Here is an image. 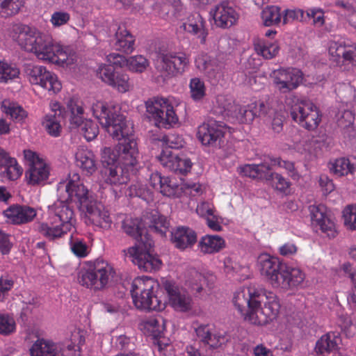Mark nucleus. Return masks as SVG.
<instances>
[{"mask_svg":"<svg viewBox=\"0 0 356 356\" xmlns=\"http://www.w3.org/2000/svg\"><path fill=\"white\" fill-rule=\"evenodd\" d=\"M89 104L92 115L102 128L113 138L122 140L113 149L104 148L103 162L107 165H122L125 169L134 170L138 163L139 151L132 125L120 113L118 106L98 99H92Z\"/></svg>","mask_w":356,"mask_h":356,"instance_id":"obj_1","label":"nucleus"},{"mask_svg":"<svg viewBox=\"0 0 356 356\" xmlns=\"http://www.w3.org/2000/svg\"><path fill=\"white\" fill-rule=\"evenodd\" d=\"M6 36L40 60L62 67L76 62L77 56L72 49L56 42L51 34L35 26L13 24L6 29Z\"/></svg>","mask_w":356,"mask_h":356,"instance_id":"obj_2","label":"nucleus"},{"mask_svg":"<svg viewBox=\"0 0 356 356\" xmlns=\"http://www.w3.org/2000/svg\"><path fill=\"white\" fill-rule=\"evenodd\" d=\"M233 302L244 320L255 325H265L276 319L281 307L277 295L254 285L237 290Z\"/></svg>","mask_w":356,"mask_h":356,"instance_id":"obj_3","label":"nucleus"},{"mask_svg":"<svg viewBox=\"0 0 356 356\" xmlns=\"http://www.w3.org/2000/svg\"><path fill=\"white\" fill-rule=\"evenodd\" d=\"M257 268L274 288L285 290L299 287L304 282L305 273L298 268L289 266L278 258L261 254L257 258Z\"/></svg>","mask_w":356,"mask_h":356,"instance_id":"obj_4","label":"nucleus"},{"mask_svg":"<svg viewBox=\"0 0 356 356\" xmlns=\"http://www.w3.org/2000/svg\"><path fill=\"white\" fill-rule=\"evenodd\" d=\"M48 221L40 224L38 232L50 240L62 237L75 227L76 218L74 207L69 202L58 197L48 207Z\"/></svg>","mask_w":356,"mask_h":356,"instance_id":"obj_5","label":"nucleus"},{"mask_svg":"<svg viewBox=\"0 0 356 356\" xmlns=\"http://www.w3.org/2000/svg\"><path fill=\"white\" fill-rule=\"evenodd\" d=\"M159 283L150 277L136 278L131 289L134 305L143 310H163L166 307V301L159 296Z\"/></svg>","mask_w":356,"mask_h":356,"instance_id":"obj_6","label":"nucleus"},{"mask_svg":"<svg viewBox=\"0 0 356 356\" xmlns=\"http://www.w3.org/2000/svg\"><path fill=\"white\" fill-rule=\"evenodd\" d=\"M57 195L59 198L76 203L81 211L94 199L78 173L69 174L67 178L58 184Z\"/></svg>","mask_w":356,"mask_h":356,"instance_id":"obj_7","label":"nucleus"},{"mask_svg":"<svg viewBox=\"0 0 356 356\" xmlns=\"http://www.w3.org/2000/svg\"><path fill=\"white\" fill-rule=\"evenodd\" d=\"M189 63V57L184 53L160 49L156 53L154 67L163 79H166L184 73Z\"/></svg>","mask_w":356,"mask_h":356,"instance_id":"obj_8","label":"nucleus"},{"mask_svg":"<svg viewBox=\"0 0 356 356\" xmlns=\"http://www.w3.org/2000/svg\"><path fill=\"white\" fill-rule=\"evenodd\" d=\"M178 102L172 97H156L146 102V109L155 125L159 128H170L179 122L175 107Z\"/></svg>","mask_w":356,"mask_h":356,"instance_id":"obj_9","label":"nucleus"},{"mask_svg":"<svg viewBox=\"0 0 356 356\" xmlns=\"http://www.w3.org/2000/svg\"><path fill=\"white\" fill-rule=\"evenodd\" d=\"M154 245L153 241L147 238L145 243H138L132 247L124 250V255L138 268L147 273H154L159 270L162 266V261L152 251Z\"/></svg>","mask_w":356,"mask_h":356,"instance_id":"obj_10","label":"nucleus"},{"mask_svg":"<svg viewBox=\"0 0 356 356\" xmlns=\"http://www.w3.org/2000/svg\"><path fill=\"white\" fill-rule=\"evenodd\" d=\"M26 166L25 180L32 186H44L49 180L51 172L49 164L38 153L31 149L23 152Z\"/></svg>","mask_w":356,"mask_h":356,"instance_id":"obj_11","label":"nucleus"},{"mask_svg":"<svg viewBox=\"0 0 356 356\" xmlns=\"http://www.w3.org/2000/svg\"><path fill=\"white\" fill-rule=\"evenodd\" d=\"M330 59L344 70L356 66V44L341 38H334L327 44Z\"/></svg>","mask_w":356,"mask_h":356,"instance_id":"obj_12","label":"nucleus"},{"mask_svg":"<svg viewBox=\"0 0 356 356\" xmlns=\"http://www.w3.org/2000/svg\"><path fill=\"white\" fill-rule=\"evenodd\" d=\"M270 77L274 88L281 93L296 89L302 82V71L295 67L280 68L273 71Z\"/></svg>","mask_w":356,"mask_h":356,"instance_id":"obj_13","label":"nucleus"},{"mask_svg":"<svg viewBox=\"0 0 356 356\" xmlns=\"http://www.w3.org/2000/svg\"><path fill=\"white\" fill-rule=\"evenodd\" d=\"M26 73L31 84L39 86L52 94H56L62 89V83L58 76L44 66H29Z\"/></svg>","mask_w":356,"mask_h":356,"instance_id":"obj_14","label":"nucleus"},{"mask_svg":"<svg viewBox=\"0 0 356 356\" xmlns=\"http://www.w3.org/2000/svg\"><path fill=\"white\" fill-rule=\"evenodd\" d=\"M227 130L223 123L209 119L198 127L197 137L204 145L220 147Z\"/></svg>","mask_w":356,"mask_h":356,"instance_id":"obj_15","label":"nucleus"},{"mask_svg":"<svg viewBox=\"0 0 356 356\" xmlns=\"http://www.w3.org/2000/svg\"><path fill=\"white\" fill-rule=\"evenodd\" d=\"M97 74L103 82L119 92L125 93L133 87L128 74L114 71L111 65H100Z\"/></svg>","mask_w":356,"mask_h":356,"instance_id":"obj_16","label":"nucleus"},{"mask_svg":"<svg viewBox=\"0 0 356 356\" xmlns=\"http://www.w3.org/2000/svg\"><path fill=\"white\" fill-rule=\"evenodd\" d=\"M30 356H81L79 350L72 352L70 346L63 350L60 344L52 340L38 338L29 348Z\"/></svg>","mask_w":356,"mask_h":356,"instance_id":"obj_17","label":"nucleus"},{"mask_svg":"<svg viewBox=\"0 0 356 356\" xmlns=\"http://www.w3.org/2000/svg\"><path fill=\"white\" fill-rule=\"evenodd\" d=\"M312 223L330 238L337 235L336 225L327 208L323 204H313L309 207Z\"/></svg>","mask_w":356,"mask_h":356,"instance_id":"obj_18","label":"nucleus"},{"mask_svg":"<svg viewBox=\"0 0 356 356\" xmlns=\"http://www.w3.org/2000/svg\"><path fill=\"white\" fill-rule=\"evenodd\" d=\"M215 24L220 28L228 29L238 21L240 13L233 3L223 1L217 4L211 11Z\"/></svg>","mask_w":356,"mask_h":356,"instance_id":"obj_19","label":"nucleus"},{"mask_svg":"<svg viewBox=\"0 0 356 356\" xmlns=\"http://www.w3.org/2000/svg\"><path fill=\"white\" fill-rule=\"evenodd\" d=\"M163 287L168 296V303L175 311L185 312L192 309V298L184 288L170 281H165Z\"/></svg>","mask_w":356,"mask_h":356,"instance_id":"obj_20","label":"nucleus"},{"mask_svg":"<svg viewBox=\"0 0 356 356\" xmlns=\"http://www.w3.org/2000/svg\"><path fill=\"white\" fill-rule=\"evenodd\" d=\"M50 113L46 114L42 121V125L51 136L58 137L62 130L61 121L67 117L65 108L57 101L49 103Z\"/></svg>","mask_w":356,"mask_h":356,"instance_id":"obj_21","label":"nucleus"},{"mask_svg":"<svg viewBox=\"0 0 356 356\" xmlns=\"http://www.w3.org/2000/svg\"><path fill=\"white\" fill-rule=\"evenodd\" d=\"M82 211L85 212V220L88 225H92L102 229H108L112 220L108 211L104 205L93 199Z\"/></svg>","mask_w":356,"mask_h":356,"instance_id":"obj_22","label":"nucleus"},{"mask_svg":"<svg viewBox=\"0 0 356 356\" xmlns=\"http://www.w3.org/2000/svg\"><path fill=\"white\" fill-rule=\"evenodd\" d=\"M158 159L164 168L182 175L189 172L193 166L191 159L186 155L176 154L169 149H163Z\"/></svg>","mask_w":356,"mask_h":356,"instance_id":"obj_23","label":"nucleus"},{"mask_svg":"<svg viewBox=\"0 0 356 356\" xmlns=\"http://www.w3.org/2000/svg\"><path fill=\"white\" fill-rule=\"evenodd\" d=\"M344 349L341 336L335 332H328L321 336L316 341V353L326 356H343L341 350Z\"/></svg>","mask_w":356,"mask_h":356,"instance_id":"obj_24","label":"nucleus"},{"mask_svg":"<svg viewBox=\"0 0 356 356\" xmlns=\"http://www.w3.org/2000/svg\"><path fill=\"white\" fill-rule=\"evenodd\" d=\"M107 61L110 65L123 67L127 66L129 70L142 73L148 67V60L141 55L130 56L125 58L118 54H110L107 56Z\"/></svg>","mask_w":356,"mask_h":356,"instance_id":"obj_25","label":"nucleus"},{"mask_svg":"<svg viewBox=\"0 0 356 356\" xmlns=\"http://www.w3.org/2000/svg\"><path fill=\"white\" fill-rule=\"evenodd\" d=\"M3 215L11 223L21 225L31 222L37 216V211L26 205H13L3 211Z\"/></svg>","mask_w":356,"mask_h":356,"instance_id":"obj_26","label":"nucleus"},{"mask_svg":"<svg viewBox=\"0 0 356 356\" xmlns=\"http://www.w3.org/2000/svg\"><path fill=\"white\" fill-rule=\"evenodd\" d=\"M179 31L195 36L200 39L201 43L205 42L208 34L205 29V21L197 13L188 17L186 20L179 26Z\"/></svg>","mask_w":356,"mask_h":356,"instance_id":"obj_27","label":"nucleus"},{"mask_svg":"<svg viewBox=\"0 0 356 356\" xmlns=\"http://www.w3.org/2000/svg\"><path fill=\"white\" fill-rule=\"evenodd\" d=\"M115 31L114 38L111 40V45L117 50L124 53H131L134 49V36L129 32L126 26L123 24L115 25L113 26Z\"/></svg>","mask_w":356,"mask_h":356,"instance_id":"obj_28","label":"nucleus"},{"mask_svg":"<svg viewBox=\"0 0 356 356\" xmlns=\"http://www.w3.org/2000/svg\"><path fill=\"white\" fill-rule=\"evenodd\" d=\"M104 172V181L114 187L126 185L129 180V172L134 170H127L122 165H108Z\"/></svg>","mask_w":356,"mask_h":356,"instance_id":"obj_29","label":"nucleus"},{"mask_svg":"<svg viewBox=\"0 0 356 356\" xmlns=\"http://www.w3.org/2000/svg\"><path fill=\"white\" fill-rule=\"evenodd\" d=\"M196 68L211 79H216L222 74V66L216 59H211L207 54H198L195 60Z\"/></svg>","mask_w":356,"mask_h":356,"instance_id":"obj_30","label":"nucleus"},{"mask_svg":"<svg viewBox=\"0 0 356 356\" xmlns=\"http://www.w3.org/2000/svg\"><path fill=\"white\" fill-rule=\"evenodd\" d=\"M171 240L177 248L184 250L196 243L197 234L189 227H178L172 232Z\"/></svg>","mask_w":356,"mask_h":356,"instance_id":"obj_31","label":"nucleus"},{"mask_svg":"<svg viewBox=\"0 0 356 356\" xmlns=\"http://www.w3.org/2000/svg\"><path fill=\"white\" fill-rule=\"evenodd\" d=\"M149 183L156 191H159L163 195L174 197L178 191V185L170 177H163L155 172L150 175Z\"/></svg>","mask_w":356,"mask_h":356,"instance_id":"obj_32","label":"nucleus"},{"mask_svg":"<svg viewBox=\"0 0 356 356\" xmlns=\"http://www.w3.org/2000/svg\"><path fill=\"white\" fill-rule=\"evenodd\" d=\"M225 241L220 236L207 234L200 238L197 248L202 254H213L221 251L225 248Z\"/></svg>","mask_w":356,"mask_h":356,"instance_id":"obj_33","label":"nucleus"},{"mask_svg":"<svg viewBox=\"0 0 356 356\" xmlns=\"http://www.w3.org/2000/svg\"><path fill=\"white\" fill-rule=\"evenodd\" d=\"M95 272H99V269L92 268V261L86 264L78 274L79 283L88 289L98 291L102 289V280L95 279Z\"/></svg>","mask_w":356,"mask_h":356,"instance_id":"obj_34","label":"nucleus"},{"mask_svg":"<svg viewBox=\"0 0 356 356\" xmlns=\"http://www.w3.org/2000/svg\"><path fill=\"white\" fill-rule=\"evenodd\" d=\"M76 163L87 175H92L97 170V161L93 152L83 147H79L75 154Z\"/></svg>","mask_w":356,"mask_h":356,"instance_id":"obj_35","label":"nucleus"},{"mask_svg":"<svg viewBox=\"0 0 356 356\" xmlns=\"http://www.w3.org/2000/svg\"><path fill=\"white\" fill-rule=\"evenodd\" d=\"M66 106L67 111H65L70 124L74 127L80 126L83 120V102L79 98L72 97L67 101Z\"/></svg>","mask_w":356,"mask_h":356,"instance_id":"obj_36","label":"nucleus"},{"mask_svg":"<svg viewBox=\"0 0 356 356\" xmlns=\"http://www.w3.org/2000/svg\"><path fill=\"white\" fill-rule=\"evenodd\" d=\"M254 49L256 53L264 59H272L280 52V47L277 41H270L266 39H257L254 42Z\"/></svg>","mask_w":356,"mask_h":356,"instance_id":"obj_37","label":"nucleus"},{"mask_svg":"<svg viewBox=\"0 0 356 356\" xmlns=\"http://www.w3.org/2000/svg\"><path fill=\"white\" fill-rule=\"evenodd\" d=\"M1 111L16 122L22 123L27 118V112L17 102L10 99L2 100Z\"/></svg>","mask_w":356,"mask_h":356,"instance_id":"obj_38","label":"nucleus"},{"mask_svg":"<svg viewBox=\"0 0 356 356\" xmlns=\"http://www.w3.org/2000/svg\"><path fill=\"white\" fill-rule=\"evenodd\" d=\"M258 115V108L256 104L248 106L235 105L230 116L236 118L240 123H250Z\"/></svg>","mask_w":356,"mask_h":356,"instance_id":"obj_39","label":"nucleus"},{"mask_svg":"<svg viewBox=\"0 0 356 356\" xmlns=\"http://www.w3.org/2000/svg\"><path fill=\"white\" fill-rule=\"evenodd\" d=\"M329 168L330 172L337 177L353 174L356 170V165L351 163L348 159L344 157L339 158L331 161Z\"/></svg>","mask_w":356,"mask_h":356,"instance_id":"obj_40","label":"nucleus"},{"mask_svg":"<svg viewBox=\"0 0 356 356\" xmlns=\"http://www.w3.org/2000/svg\"><path fill=\"white\" fill-rule=\"evenodd\" d=\"M92 268L99 269L100 273L95 272V279L102 280V289L108 283L110 279L113 276L114 270L113 266L106 261L97 259L92 261Z\"/></svg>","mask_w":356,"mask_h":356,"instance_id":"obj_41","label":"nucleus"},{"mask_svg":"<svg viewBox=\"0 0 356 356\" xmlns=\"http://www.w3.org/2000/svg\"><path fill=\"white\" fill-rule=\"evenodd\" d=\"M122 229L124 232L134 238L140 237V240H137V243H145L147 236H143L142 223L138 218H132L131 217L126 218L122 222Z\"/></svg>","mask_w":356,"mask_h":356,"instance_id":"obj_42","label":"nucleus"},{"mask_svg":"<svg viewBox=\"0 0 356 356\" xmlns=\"http://www.w3.org/2000/svg\"><path fill=\"white\" fill-rule=\"evenodd\" d=\"M140 329L154 338L163 332L165 321L161 317L149 318L140 324Z\"/></svg>","mask_w":356,"mask_h":356,"instance_id":"obj_43","label":"nucleus"},{"mask_svg":"<svg viewBox=\"0 0 356 356\" xmlns=\"http://www.w3.org/2000/svg\"><path fill=\"white\" fill-rule=\"evenodd\" d=\"M20 70L16 65L0 61V82L8 83L19 77Z\"/></svg>","mask_w":356,"mask_h":356,"instance_id":"obj_44","label":"nucleus"},{"mask_svg":"<svg viewBox=\"0 0 356 356\" xmlns=\"http://www.w3.org/2000/svg\"><path fill=\"white\" fill-rule=\"evenodd\" d=\"M149 219V228L161 236H165L170 227V222L168 219L157 211L152 212Z\"/></svg>","mask_w":356,"mask_h":356,"instance_id":"obj_45","label":"nucleus"},{"mask_svg":"<svg viewBox=\"0 0 356 356\" xmlns=\"http://www.w3.org/2000/svg\"><path fill=\"white\" fill-rule=\"evenodd\" d=\"M24 0H0V16L9 17L17 15L24 7Z\"/></svg>","mask_w":356,"mask_h":356,"instance_id":"obj_46","label":"nucleus"},{"mask_svg":"<svg viewBox=\"0 0 356 356\" xmlns=\"http://www.w3.org/2000/svg\"><path fill=\"white\" fill-rule=\"evenodd\" d=\"M314 105L309 100L300 101L292 108L291 114L293 119L300 124L307 115H309L310 111L314 108Z\"/></svg>","mask_w":356,"mask_h":356,"instance_id":"obj_47","label":"nucleus"},{"mask_svg":"<svg viewBox=\"0 0 356 356\" xmlns=\"http://www.w3.org/2000/svg\"><path fill=\"white\" fill-rule=\"evenodd\" d=\"M261 17L264 26H271L277 25L280 23L282 19V13L280 8L277 6H267L262 10Z\"/></svg>","mask_w":356,"mask_h":356,"instance_id":"obj_48","label":"nucleus"},{"mask_svg":"<svg viewBox=\"0 0 356 356\" xmlns=\"http://www.w3.org/2000/svg\"><path fill=\"white\" fill-rule=\"evenodd\" d=\"M2 167L5 168L3 172V176L9 180L17 179L23 172L22 167L18 164L16 159L10 156Z\"/></svg>","mask_w":356,"mask_h":356,"instance_id":"obj_49","label":"nucleus"},{"mask_svg":"<svg viewBox=\"0 0 356 356\" xmlns=\"http://www.w3.org/2000/svg\"><path fill=\"white\" fill-rule=\"evenodd\" d=\"M190 95L194 101H200L206 95L204 82L200 78H192L189 83Z\"/></svg>","mask_w":356,"mask_h":356,"instance_id":"obj_50","label":"nucleus"},{"mask_svg":"<svg viewBox=\"0 0 356 356\" xmlns=\"http://www.w3.org/2000/svg\"><path fill=\"white\" fill-rule=\"evenodd\" d=\"M205 282V277L195 270H191L189 272L186 280V284L191 288V290L197 293L201 292Z\"/></svg>","mask_w":356,"mask_h":356,"instance_id":"obj_51","label":"nucleus"},{"mask_svg":"<svg viewBox=\"0 0 356 356\" xmlns=\"http://www.w3.org/2000/svg\"><path fill=\"white\" fill-rule=\"evenodd\" d=\"M70 19L71 15L68 11L58 10L51 13L49 22L53 28L58 29L68 24Z\"/></svg>","mask_w":356,"mask_h":356,"instance_id":"obj_52","label":"nucleus"},{"mask_svg":"<svg viewBox=\"0 0 356 356\" xmlns=\"http://www.w3.org/2000/svg\"><path fill=\"white\" fill-rule=\"evenodd\" d=\"M345 227L349 230L356 229V204H348L343 210Z\"/></svg>","mask_w":356,"mask_h":356,"instance_id":"obj_53","label":"nucleus"},{"mask_svg":"<svg viewBox=\"0 0 356 356\" xmlns=\"http://www.w3.org/2000/svg\"><path fill=\"white\" fill-rule=\"evenodd\" d=\"M271 184L277 192L288 195L291 191V183L278 173L271 174Z\"/></svg>","mask_w":356,"mask_h":356,"instance_id":"obj_54","label":"nucleus"},{"mask_svg":"<svg viewBox=\"0 0 356 356\" xmlns=\"http://www.w3.org/2000/svg\"><path fill=\"white\" fill-rule=\"evenodd\" d=\"M265 123L269 125L275 133H280L282 130V116L274 110H269L268 115H265L264 119Z\"/></svg>","mask_w":356,"mask_h":356,"instance_id":"obj_55","label":"nucleus"},{"mask_svg":"<svg viewBox=\"0 0 356 356\" xmlns=\"http://www.w3.org/2000/svg\"><path fill=\"white\" fill-rule=\"evenodd\" d=\"M216 106L219 108V113L228 116L232 115V111L236 105L231 97L220 95L216 97Z\"/></svg>","mask_w":356,"mask_h":356,"instance_id":"obj_56","label":"nucleus"},{"mask_svg":"<svg viewBox=\"0 0 356 356\" xmlns=\"http://www.w3.org/2000/svg\"><path fill=\"white\" fill-rule=\"evenodd\" d=\"M81 132L84 138L88 140L95 139L99 134V127L97 124L91 120H86L81 122Z\"/></svg>","mask_w":356,"mask_h":356,"instance_id":"obj_57","label":"nucleus"},{"mask_svg":"<svg viewBox=\"0 0 356 356\" xmlns=\"http://www.w3.org/2000/svg\"><path fill=\"white\" fill-rule=\"evenodd\" d=\"M321 122V115L319 113V111L317 107L314 105V108L309 113V115H307L306 118L304 120V122L300 124L309 129L313 130L316 129Z\"/></svg>","mask_w":356,"mask_h":356,"instance_id":"obj_58","label":"nucleus"},{"mask_svg":"<svg viewBox=\"0 0 356 356\" xmlns=\"http://www.w3.org/2000/svg\"><path fill=\"white\" fill-rule=\"evenodd\" d=\"M343 270L348 273L352 282L351 289L347 298L348 302L350 306L356 307V273L350 271V266L348 264L343 265Z\"/></svg>","mask_w":356,"mask_h":356,"instance_id":"obj_59","label":"nucleus"},{"mask_svg":"<svg viewBox=\"0 0 356 356\" xmlns=\"http://www.w3.org/2000/svg\"><path fill=\"white\" fill-rule=\"evenodd\" d=\"M16 324L13 316L0 314V334L8 335L15 330Z\"/></svg>","mask_w":356,"mask_h":356,"instance_id":"obj_60","label":"nucleus"},{"mask_svg":"<svg viewBox=\"0 0 356 356\" xmlns=\"http://www.w3.org/2000/svg\"><path fill=\"white\" fill-rule=\"evenodd\" d=\"M344 103L346 104L347 108H343L341 111H339L337 115V118L340 125L343 127H348L353 124L354 120L353 113L349 109L352 106V103L349 101H345Z\"/></svg>","mask_w":356,"mask_h":356,"instance_id":"obj_61","label":"nucleus"},{"mask_svg":"<svg viewBox=\"0 0 356 356\" xmlns=\"http://www.w3.org/2000/svg\"><path fill=\"white\" fill-rule=\"evenodd\" d=\"M165 144L171 149H179L184 147L186 142L183 137L177 134H170L163 137Z\"/></svg>","mask_w":356,"mask_h":356,"instance_id":"obj_62","label":"nucleus"},{"mask_svg":"<svg viewBox=\"0 0 356 356\" xmlns=\"http://www.w3.org/2000/svg\"><path fill=\"white\" fill-rule=\"evenodd\" d=\"M309 18L313 19V24L316 27H321L325 24V15L323 10L318 8H311L306 10Z\"/></svg>","mask_w":356,"mask_h":356,"instance_id":"obj_63","label":"nucleus"},{"mask_svg":"<svg viewBox=\"0 0 356 356\" xmlns=\"http://www.w3.org/2000/svg\"><path fill=\"white\" fill-rule=\"evenodd\" d=\"M70 248L72 252L79 257H85L88 254V247L81 239L71 240Z\"/></svg>","mask_w":356,"mask_h":356,"instance_id":"obj_64","label":"nucleus"}]
</instances>
